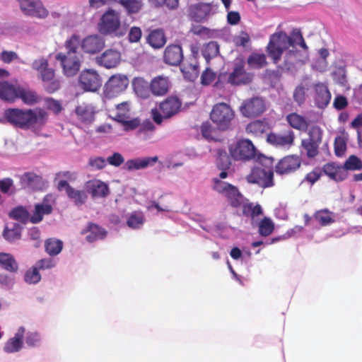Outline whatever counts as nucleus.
<instances>
[{
    "label": "nucleus",
    "mask_w": 362,
    "mask_h": 362,
    "mask_svg": "<svg viewBox=\"0 0 362 362\" xmlns=\"http://www.w3.org/2000/svg\"><path fill=\"white\" fill-rule=\"evenodd\" d=\"M142 32L139 27H132L129 30L128 38L130 42H137L141 37Z\"/></svg>",
    "instance_id": "774afa93"
},
{
    "label": "nucleus",
    "mask_w": 362,
    "mask_h": 362,
    "mask_svg": "<svg viewBox=\"0 0 362 362\" xmlns=\"http://www.w3.org/2000/svg\"><path fill=\"white\" fill-rule=\"evenodd\" d=\"M216 76V74L211 68H206L201 76V82L203 85H209L212 83Z\"/></svg>",
    "instance_id": "69168bd1"
},
{
    "label": "nucleus",
    "mask_w": 362,
    "mask_h": 362,
    "mask_svg": "<svg viewBox=\"0 0 362 362\" xmlns=\"http://www.w3.org/2000/svg\"><path fill=\"white\" fill-rule=\"evenodd\" d=\"M309 138L308 140L320 144L322 141L323 130L317 125H313L308 129Z\"/></svg>",
    "instance_id": "6e6d98bb"
},
{
    "label": "nucleus",
    "mask_w": 362,
    "mask_h": 362,
    "mask_svg": "<svg viewBox=\"0 0 362 362\" xmlns=\"http://www.w3.org/2000/svg\"><path fill=\"white\" fill-rule=\"evenodd\" d=\"M0 266L10 272H16L18 264L12 255L8 253L0 252Z\"/></svg>",
    "instance_id": "58836bf2"
},
{
    "label": "nucleus",
    "mask_w": 362,
    "mask_h": 362,
    "mask_svg": "<svg viewBox=\"0 0 362 362\" xmlns=\"http://www.w3.org/2000/svg\"><path fill=\"white\" fill-rule=\"evenodd\" d=\"M259 233L262 236H269L274 230V223L269 218L265 217L259 223Z\"/></svg>",
    "instance_id": "09e8293b"
},
{
    "label": "nucleus",
    "mask_w": 362,
    "mask_h": 362,
    "mask_svg": "<svg viewBox=\"0 0 362 362\" xmlns=\"http://www.w3.org/2000/svg\"><path fill=\"white\" fill-rule=\"evenodd\" d=\"M315 218L322 225L327 226L334 222L333 214L327 210H321L315 213Z\"/></svg>",
    "instance_id": "603ef678"
},
{
    "label": "nucleus",
    "mask_w": 362,
    "mask_h": 362,
    "mask_svg": "<svg viewBox=\"0 0 362 362\" xmlns=\"http://www.w3.org/2000/svg\"><path fill=\"white\" fill-rule=\"evenodd\" d=\"M4 117L11 124L34 132L41 129L48 119L47 112L42 108H10L4 112Z\"/></svg>",
    "instance_id": "f03ea898"
},
{
    "label": "nucleus",
    "mask_w": 362,
    "mask_h": 362,
    "mask_svg": "<svg viewBox=\"0 0 362 362\" xmlns=\"http://www.w3.org/2000/svg\"><path fill=\"white\" fill-rule=\"evenodd\" d=\"M102 78L94 69L83 70L78 78L80 86L86 91L96 92L102 86Z\"/></svg>",
    "instance_id": "ddd939ff"
},
{
    "label": "nucleus",
    "mask_w": 362,
    "mask_h": 362,
    "mask_svg": "<svg viewBox=\"0 0 362 362\" xmlns=\"http://www.w3.org/2000/svg\"><path fill=\"white\" fill-rule=\"evenodd\" d=\"M334 80L340 85H345L346 83V74L344 67L340 66L333 72Z\"/></svg>",
    "instance_id": "e2e57ef3"
},
{
    "label": "nucleus",
    "mask_w": 362,
    "mask_h": 362,
    "mask_svg": "<svg viewBox=\"0 0 362 362\" xmlns=\"http://www.w3.org/2000/svg\"><path fill=\"white\" fill-rule=\"evenodd\" d=\"M315 102L320 108L325 107L329 103L331 94L324 83H317L315 86Z\"/></svg>",
    "instance_id": "393cba45"
},
{
    "label": "nucleus",
    "mask_w": 362,
    "mask_h": 362,
    "mask_svg": "<svg viewBox=\"0 0 362 362\" xmlns=\"http://www.w3.org/2000/svg\"><path fill=\"white\" fill-rule=\"evenodd\" d=\"M25 334V328L23 326L19 327L14 335L4 343L3 351L6 354H15L20 351L24 345Z\"/></svg>",
    "instance_id": "dca6fc26"
},
{
    "label": "nucleus",
    "mask_w": 362,
    "mask_h": 362,
    "mask_svg": "<svg viewBox=\"0 0 362 362\" xmlns=\"http://www.w3.org/2000/svg\"><path fill=\"white\" fill-rule=\"evenodd\" d=\"M252 75L244 70L243 62L235 64L233 71L228 76V82L233 85L246 84L251 82Z\"/></svg>",
    "instance_id": "aec40b11"
},
{
    "label": "nucleus",
    "mask_w": 362,
    "mask_h": 362,
    "mask_svg": "<svg viewBox=\"0 0 362 362\" xmlns=\"http://www.w3.org/2000/svg\"><path fill=\"white\" fill-rule=\"evenodd\" d=\"M145 222L143 212L136 211L132 212L128 217L127 225L132 229L140 228Z\"/></svg>",
    "instance_id": "79ce46f5"
},
{
    "label": "nucleus",
    "mask_w": 362,
    "mask_h": 362,
    "mask_svg": "<svg viewBox=\"0 0 362 362\" xmlns=\"http://www.w3.org/2000/svg\"><path fill=\"white\" fill-rule=\"evenodd\" d=\"M240 207H243V212L248 216L255 217L259 216L262 213V208L259 205L257 204L254 206L252 204L247 203L245 199V202Z\"/></svg>",
    "instance_id": "5fc2aeb1"
},
{
    "label": "nucleus",
    "mask_w": 362,
    "mask_h": 362,
    "mask_svg": "<svg viewBox=\"0 0 362 362\" xmlns=\"http://www.w3.org/2000/svg\"><path fill=\"white\" fill-rule=\"evenodd\" d=\"M41 274L39 269L35 265L28 269L23 275L24 281L29 285L38 284L41 280Z\"/></svg>",
    "instance_id": "a19ab883"
},
{
    "label": "nucleus",
    "mask_w": 362,
    "mask_h": 362,
    "mask_svg": "<svg viewBox=\"0 0 362 362\" xmlns=\"http://www.w3.org/2000/svg\"><path fill=\"white\" fill-rule=\"evenodd\" d=\"M67 196L71 199L76 205L83 204L86 199L87 194L83 190L76 189L73 187L67 188Z\"/></svg>",
    "instance_id": "a18cd8bd"
},
{
    "label": "nucleus",
    "mask_w": 362,
    "mask_h": 362,
    "mask_svg": "<svg viewBox=\"0 0 362 362\" xmlns=\"http://www.w3.org/2000/svg\"><path fill=\"white\" fill-rule=\"evenodd\" d=\"M346 149V139L344 135L338 136L334 141V151L337 156H342Z\"/></svg>",
    "instance_id": "4d7b16f0"
},
{
    "label": "nucleus",
    "mask_w": 362,
    "mask_h": 362,
    "mask_svg": "<svg viewBox=\"0 0 362 362\" xmlns=\"http://www.w3.org/2000/svg\"><path fill=\"white\" fill-rule=\"evenodd\" d=\"M111 113L113 115V119L118 122L124 119H129L130 117V105L128 102L119 103L111 111Z\"/></svg>",
    "instance_id": "f704fd0d"
},
{
    "label": "nucleus",
    "mask_w": 362,
    "mask_h": 362,
    "mask_svg": "<svg viewBox=\"0 0 362 362\" xmlns=\"http://www.w3.org/2000/svg\"><path fill=\"white\" fill-rule=\"evenodd\" d=\"M119 123H121L124 127V130L126 132L133 131L139 127H140L141 122L139 118H134V119H124L122 121H121Z\"/></svg>",
    "instance_id": "bf43d9fd"
},
{
    "label": "nucleus",
    "mask_w": 362,
    "mask_h": 362,
    "mask_svg": "<svg viewBox=\"0 0 362 362\" xmlns=\"http://www.w3.org/2000/svg\"><path fill=\"white\" fill-rule=\"evenodd\" d=\"M21 227L18 223H13L11 226H6L3 235L9 241H13L21 238Z\"/></svg>",
    "instance_id": "37998d69"
},
{
    "label": "nucleus",
    "mask_w": 362,
    "mask_h": 362,
    "mask_svg": "<svg viewBox=\"0 0 362 362\" xmlns=\"http://www.w3.org/2000/svg\"><path fill=\"white\" fill-rule=\"evenodd\" d=\"M171 83L167 76H158L150 83V90L153 95L163 96L170 90Z\"/></svg>",
    "instance_id": "5701e85b"
},
{
    "label": "nucleus",
    "mask_w": 362,
    "mask_h": 362,
    "mask_svg": "<svg viewBox=\"0 0 362 362\" xmlns=\"http://www.w3.org/2000/svg\"><path fill=\"white\" fill-rule=\"evenodd\" d=\"M147 40L148 44L155 49L162 47L166 42L164 33L161 30H155L151 32Z\"/></svg>",
    "instance_id": "c9c22d12"
},
{
    "label": "nucleus",
    "mask_w": 362,
    "mask_h": 362,
    "mask_svg": "<svg viewBox=\"0 0 362 362\" xmlns=\"http://www.w3.org/2000/svg\"><path fill=\"white\" fill-rule=\"evenodd\" d=\"M18 58V54L14 51L3 50L0 53V60L5 64H10Z\"/></svg>",
    "instance_id": "0e129e2a"
},
{
    "label": "nucleus",
    "mask_w": 362,
    "mask_h": 362,
    "mask_svg": "<svg viewBox=\"0 0 362 362\" xmlns=\"http://www.w3.org/2000/svg\"><path fill=\"white\" fill-rule=\"evenodd\" d=\"M286 121L293 129L304 131L309 126V121L303 115L293 112L286 116Z\"/></svg>",
    "instance_id": "7c9ffc66"
},
{
    "label": "nucleus",
    "mask_w": 362,
    "mask_h": 362,
    "mask_svg": "<svg viewBox=\"0 0 362 362\" xmlns=\"http://www.w3.org/2000/svg\"><path fill=\"white\" fill-rule=\"evenodd\" d=\"M132 86L136 94L143 98L149 96L150 83L141 77L135 78L132 81Z\"/></svg>",
    "instance_id": "72a5a7b5"
},
{
    "label": "nucleus",
    "mask_w": 362,
    "mask_h": 362,
    "mask_svg": "<svg viewBox=\"0 0 362 362\" xmlns=\"http://www.w3.org/2000/svg\"><path fill=\"white\" fill-rule=\"evenodd\" d=\"M295 135L293 131L288 130L283 133H272L267 136V141L276 148L288 149L293 146Z\"/></svg>",
    "instance_id": "f3484780"
},
{
    "label": "nucleus",
    "mask_w": 362,
    "mask_h": 362,
    "mask_svg": "<svg viewBox=\"0 0 362 362\" xmlns=\"http://www.w3.org/2000/svg\"><path fill=\"white\" fill-rule=\"evenodd\" d=\"M319 145V143H315L308 139L302 141V147L309 158H313L317 155Z\"/></svg>",
    "instance_id": "8fccbe9b"
},
{
    "label": "nucleus",
    "mask_w": 362,
    "mask_h": 362,
    "mask_svg": "<svg viewBox=\"0 0 362 362\" xmlns=\"http://www.w3.org/2000/svg\"><path fill=\"white\" fill-rule=\"evenodd\" d=\"M81 233L86 235V240L90 243L103 239L106 235V232L103 228L94 224H89L81 231Z\"/></svg>",
    "instance_id": "2f4dec72"
},
{
    "label": "nucleus",
    "mask_w": 362,
    "mask_h": 362,
    "mask_svg": "<svg viewBox=\"0 0 362 362\" xmlns=\"http://www.w3.org/2000/svg\"><path fill=\"white\" fill-rule=\"evenodd\" d=\"M21 180L24 185L35 189L40 187L42 184V177L31 172L24 173L21 177Z\"/></svg>",
    "instance_id": "e433bc0d"
},
{
    "label": "nucleus",
    "mask_w": 362,
    "mask_h": 362,
    "mask_svg": "<svg viewBox=\"0 0 362 362\" xmlns=\"http://www.w3.org/2000/svg\"><path fill=\"white\" fill-rule=\"evenodd\" d=\"M96 61L100 66L107 69H112L120 63L121 54L115 49H107L97 57Z\"/></svg>",
    "instance_id": "412c9836"
},
{
    "label": "nucleus",
    "mask_w": 362,
    "mask_h": 362,
    "mask_svg": "<svg viewBox=\"0 0 362 362\" xmlns=\"http://www.w3.org/2000/svg\"><path fill=\"white\" fill-rule=\"evenodd\" d=\"M85 187L93 198H105L110 194L108 185L100 180H89L86 183Z\"/></svg>",
    "instance_id": "a211bd4d"
},
{
    "label": "nucleus",
    "mask_w": 362,
    "mask_h": 362,
    "mask_svg": "<svg viewBox=\"0 0 362 362\" xmlns=\"http://www.w3.org/2000/svg\"><path fill=\"white\" fill-rule=\"evenodd\" d=\"M20 86H16L6 81L0 82V98L10 102H13L18 96Z\"/></svg>",
    "instance_id": "c756f323"
},
{
    "label": "nucleus",
    "mask_w": 362,
    "mask_h": 362,
    "mask_svg": "<svg viewBox=\"0 0 362 362\" xmlns=\"http://www.w3.org/2000/svg\"><path fill=\"white\" fill-rule=\"evenodd\" d=\"M248 65L254 69H260L267 64L266 56L262 53H252L247 59Z\"/></svg>",
    "instance_id": "49530a36"
},
{
    "label": "nucleus",
    "mask_w": 362,
    "mask_h": 362,
    "mask_svg": "<svg viewBox=\"0 0 362 362\" xmlns=\"http://www.w3.org/2000/svg\"><path fill=\"white\" fill-rule=\"evenodd\" d=\"M301 160L298 156H288L281 159L276 165V172L280 175L294 172L300 166Z\"/></svg>",
    "instance_id": "6ab92c4d"
},
{
    "label": "nucleus",
    "mask_w": 362,
    "mask_h": 362,
    "mask_svg": "<svg viewBox=\"0 0 362 362\" xmlns=\"http://www.w3.org/2000/svg\"><path fill=\"white\" fill-rule=\"evenodd\" d=\"M21 11L27 16L45 19L49 11L40 0H16Z\"/></svg>",
    "instance_id": "9d476101"
},
{
    "label": "nucleus",
    "mask_w": 362,
    "mask_h": 362,
    "mask_svg": "<svg viewBox=\"0 0 362 362\" xmlns=\"http://www.w3.org/2000/svg\"><path fill=\"white\" fill-rule=\"evenodd\" d=\"M55 59L59 62L63 74L67 77L75 76L81 68V61L78 54H69L59 52Z\"/></svg>",
    "instance_id": "f8f14e48"
},
{
    "label": "nucleus",
    "mask_w": 362,
    "mask_h": 362,
    "mask_svg": "<svg viewBox=\"0 0 362 362\" xmlns=\"http://www.w3.org/2000/svg\"><path fill=\"white\" fill-rule=\"evenodd\" d=\"M81 41L80 37L77 35H73L67 38L64 42V47L66 49V54H77V50L79 46L81 47Z\"/></svg>",
    "instance_id": "c03bdc74"
},
{
    "label": "nucleus",
    "mask_w": 362,
    "mask_h": 362,
    "mask_svg": "<svg viewBox=\"0 0 362 362\" xmlns=\"http://www.w3.org/2000/svg\"><path fill=\"white\" fill-rule=\"evenodd\" d=\"M18 91V98L21 99L27 105H35L42 100V97L34 90L21 87Z\"/></svg>",
    "instance_id": "473e14b6"
},
{
    "label": "nucleus",
    "mask_w": 362,
    "mask_h": 362,
    "mask_svg": "<svg viewBox=\"0 0 362 362\" xmlns=\"http://www.w3.org/2000/svg\"><path fill=\"white\" fill-rule=\"evenodd\" d=\"M213 189L224 197L233 207H239L245 202V197L239 192L237 187L219 180L213 179Z\"/></svg>",
    "instance_id": "6e6552de"
},
{
    "label": "nucleus",
    "mask_w": 362,
    "mask_h": 362,
    "mask_svg": "<svg viewBox=\"0 0 362 362\" xmlns=\"http://www.w3.org/2000/svg\"><path fill=\"white\" fill-rule=\"evenodd\" d=\"M128 27V24L121 20L120 13L112 8L107 9L101 16L98 24V29L100 33L117 37L124 36Z\"/></svg>",
    "instance_id": "20e7f679"
},
{
    "label": "nucleus",
    "mask_w": 362,
    "mask_h": 362,
    "mask_svg": "<svg viewBox=\"0 0 362 362\" xmlns=\"http://www.w3.org/2000/svg\"><path fill=\"white\" fill-rule=\"evenodd\" d=\"M219 47L216 42H210L204 48L203 55L206 62L213 57H215L218 54Z\"/></svg>",
    "instance_id": "864d4df0"
},
{
    "label": "nucleus",
    "mask_w": 362,
    "mask_h": 362,
    "mask_svg": "<svg viewBox=\"0 0 362 362\" xmlns=\"http://www.w3.org/2000/svg\"><path fill=\"white\" fill-rule=\"evenodd\" d=\"M105 46V39L98 34L89 35L81 41V49L89 54H95L100 52Z\"/></svg>",
    "instance_id": "2eb2a0df"
},
{
    "label": "nucleus",
    "mask_w": 362,
    "mask_h": 362,
    "mask_svg": "<svg viewBox=\"0 0 362 362\" xmlns=\"http://www.w3.org/2000/svg\"><path fill=\"white\" fill-rule=\"evenodd\" d=\"M180 69L185 78L189 81L195 80L199 74L197 59L194 57L189 58L182 64Z\"/></svg>",
    "instance_id": "c85d7f7f"
},
{
    "label": "nucleus",
    "mask_w": 362,
    "mask_h": 362,
    "mask_svg": "<svg viewBox=\"0 0 362 362\" xmlns=\"http://www.w3.org/2000/svg\"><path fill=\"white\" fill-rule=\"evenodd\" d=\"M41 337L37 332H28L25 337V343L29 347H36L40 344Z\"/></svg>",
    "instance_id": "052dcab7"
},
{
    "label": "nucleus",
    "mask_w": 362,
    "mask_h": 362,
    "mask_svg": "<svg viewBox=\"0 0 362 362\" xmlns=\"http://www.w3.org/2000/svg\"><path fill=\"white\" fill-rule=\"evenodd\" d=\"M45 105L48 110L56 114L59 113L62 110V106L60 102L52 98H47L45 100Z\"/></svg>",
    "instance_id": "338daca9"
},
{
    "label": "nucleus",
    "mask_w": 362,
    "mask_h": 362,
    "mask_svg": "<svg viewBox=\"0 0 362 362\" xmlns=\"http://www.w3.org/2000/svg\"><path fill=\"white\" fill-rule=\"evenodd\" d=\"M233 117V111L230 107L226 103L216 105L211 112V120L221 129L228 128Z\"/></svg>",
    "instance_id": "1a4fd4ad"
},
{
    "label": "nucleus",
    "mask_w": 362,
    "mask_h": 362,
    "mask_svg": "<svg viewBox=\"0 0 362 362\" xmlns=\"http://www.w3.org/2000/svg\"><path fill=\"white\" fill-rule=\"evenodd\" d=\"M345 170H356L362 168L361 160L355 156H351L345 162L343 166Z\"/></svg>",
    "instance_id": "13d9d810"
},
{
    "label": "nucleus",
    "mask_w": 362,
    "mask_h": 362,
    "mask_svg": "<svg viewBox=\"0 0 362 362\" xmlns=\"http://www.w3.org/2000/svg\"><path fill=\"white\" fill-rule=\"evenodd\" d=\"M52 206L46 204H38L35 205V211L30 218L33 223H38L42 220V217L45 214H49L52 212Z\"/></svg>",
    "instance_id": "ea45409f"
},
{
    "label": "nucleus",
    "mask_w": 362,
    "mask_h": 362,
    "mask_svg": "<svg viewBox=\"0 0 362 362\" xmlns=\"http://www.w3.org/2000/svg\"><path fill=\"white\" fill-rule=\"evenodd\" d=\"M9 215L13 219L23 223L29 219V213L22 206H18L13 209Z\"/></svg>",
    "instance_id": "3c124183"
},
{
    "label": "nucleus",
    "mask_w": 362,
    "mask_h": 362,
    "mask_svg": "<svg viewBox=\"0 0 362 362\" xmlns=\"http://www.w3.org/2000/svg\"><path fill=\"white\" fill-rule=\"evenodd\" d=\"M230 156L235 160L248 161L257 160L259 155L252 141L249 139H239L229 146Z\"/></svg>",
    "instance_id": "423d86ee"
},
{
    "label": "nucleus",
    "mask_w": 362,
    "mask_h": 362,
    "mask_svg": "<svg viewBox=\"0 0 362 362\" xmlns=\"http://www.w3.org/2000/svg\"><path fill=\"white\" fill-rule=\"evenodd\" d=\"M118 2L126 9L128 13H136L143 6L140 0H119Z\"/></svg>",
    "instance_id": "de8ad7c7"
},
{
    "label": "nucleus",
    "mask_w": 362,
    "mask_h": 362,
    "mask_svg": "<svg viewBox=\"0 0 362 362\" xmlns=\"http://www.w3.org/2000/svg\"><path fill=\"white\" fill-rule=\"evenodd\" d=\"M323 172L332 180L341 181L347 176V172L343 166L335 163H327L323 168Z\"/></svg>",
    "instance_id": "cd10ccee"
},
{
    "label": "nucleus",
    "mask_w": 362,
    "mask_h": 362,
    "mask_svg": "<svg viewBox=\"0 0 362 362\" xmlns=\"http://www.w3.org/2000/svg\"><path fill=\"white\" fill-rule=\"evenodd\" d=\"M267 51L275 64L282 60L284 67L290 71L296 64H304L308 59V47L298 30H293L290 35L283 31L272 34Z\"/></svg>",
    "instance_id": "f257e3e1"
},
{
    "label": "nucleus",
    "mask_w": 362,
    "mask_h": 362,
    "mask_svg": "<svg viewBox=\"0 0 362 362\" xmlns=\"http://www.w3.org/2000/svg\"><path fill=\"white\" fill-rule=\"evenodd\" d=\"M57 262L52 258H44L37 261L34 265L40 270L49 269L54 267Z\"/></svg>",
    "instance_id": "680f3d73"
},
{
    "label": "nucleus",
    "mask_w": 362,
    "mask_h": 362,
    "mask_svg": "<svg viewBox=\"0 0 362 362\" xmlns=\"http://www.w3.org/2000/svg\"><path fill=\"white\" fill-rule=\"evenodd\" d=\"M181 102L177 98L170 96L160 103L158 107L151 110L153 121L160 124L164 119H169L176 115L180 110Z\"/></svg>",
    "instance_id": "0eeeda50"
},
{
    "label": "nucleus",
    "mask_w": 362,
    "mask_h": 362,
    "mask_svg": "<svg viewBox=\"0 0 362 362\" xmlns=\"http://www.w3.org/2000/svg\"><path fill=\"white\" fill-rule=\"evenodd\" d=\"M37 77L43 83L45 90L52 93L60 88V81L55 78V71L49 66V60L43 57L35 59L31 64Z\"/></svg>",
    "instance_id": "39448f33"
},
{
    "label": "nucleus",
    "mask_w": 362,
    "mask_h": 362,
    "mask_svg": "<svg viewBox=\"0 0 362 362\" xmlns=\"http://www.w3.org/2000/svg\"><path fill=\"white\" fill-rule=\"evenodd\" d=\"M78 120L83 123H91L95 118V109L92 105L83 103L76 107L75 110Z\"/></svg>",
    "instance_id": "bb28decb"
},
{
    "label": "nucleus",
    "mask_w": 362,
    "mask_h": 362,
    "mask_svg": "<svg viewBox=\"0 0 362 362\" xmlns=\"http://www.w3.org/2000/svg\"><path fill=\"white\" fill-rule=\"evenodd\" d=\"M265 110L264 100L259 97L245 100L240 107L242 115L247 117H253L260 115Z\"/></svg>",
    "instance_id": "4468645a"
},
{
    "label": "nucleus",
    "mask_w": 362,
    "mask_h": 362,
    "mask_svg": "<svg viewBox=\"0 0 362 362\" xmlns=\"http://www.w3.org/2000/svg\"><path fill=\"white\" fill-rule=\"evenodd\" d=\"M164 62L172 66L178 65L182 59L183 54L180 46L168 45L164 52Z\"/></svg>",
    "instance_id": "b1692460"
},
{
    "label": "nucleus",
    "mask_w": 362,
    "mask_h": 362,
    "mask_svg": "<svg viewBox=\"0 0 362 362\" xmlns=\"http://www.w3.org/2000/svg\"><path fill=\"white\" fill-rule=\"evenodd\" d=\"M216 6L209 4H200L193 6L190 15L197 22L203 21L216 13Z\"/></svg>",
    "instance_id": "4be33fe9"
},
{
    "label": "nucleus",
    "mask_w": 362,
    "mask_h": 362,
    "mask_svg": "<svg viewBox=\"0 0 362 362\" xmlns=\"http://www.w3.org/2000/svg\"><path fill=\"white\" fill-rule=\"evenodd\" d=\"M46 252L49 256L59 255L63 249V242L56 238H49L45 242Z\"/></svg>",
    "instance_id": "4c0bfd02"
},
{
    "label": "nucleus",
    "mask_w": 362,
    "mask_h": 362,
    "mask_svg": "<svg viewBox=\"0 0 362 362\" xmlns=\"http://www.w3.org/2000/svg\"><path fill=\"white\" fill-rule=\"evenodd\" d=\"M157 160V156L137 158L127 160L124 167L130 171L138 170L153 165Z\"/></svg>",
    "instance_id": "a878e982"
},
{
    "label": "nucleus",
    "mask_w": 362,
    "mask_h": 362,
    "mask_svg": "<svg viewBox=\"0 0 362 362\" xmlns=\"http://www.w3.org/2000/svg\"><path fill=\"white\" fill-rule=\"evenodd\" d=\"M129 85V79L124 74L112 76L104 86L103 93L108 98H114L124 92Z\"/></svg>",
    "instance_id": "9b49d317"
},
{
    "label": "nucleus",
    "mask_w": 362,
    "mask_h": 362,
    "mask_svg": "<svg viewBox=\"0 0 362 362\" xmlns=\"http://www.w3.org/2000/svg\"><path fill=\"white\" fill-rule=\"evenodd\" d=\"M256 163L250 173L246 176L247 182L256 184L262 188L273 186L272 158L260 156L257 158Z\"/></svg>",
    "instance_id": "7ed1b4c3"
}]
</instances>
